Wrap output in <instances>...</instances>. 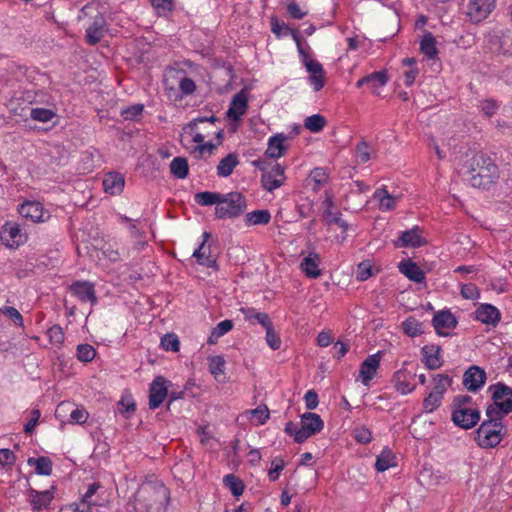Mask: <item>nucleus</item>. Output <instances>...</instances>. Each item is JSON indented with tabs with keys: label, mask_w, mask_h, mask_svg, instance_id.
I'll list each match as a JSON object with an SVG mask.
<instances>
[{
	"label": "nucleus",
	"mask_w": 512,
	"mask_h": 512,
	"mask_svg": "<svg viewBox=\"0 0 512 512\" xmlns=\"http://www.w3.org/2000/svg\"><path fill=\"white\" fill-rule=\"evenodd\" d=\"M168 381L163 376H157L150 384L149 389V408L154 410L158 408L164 399L168 396Z\"/></svg>",
	"instance_id": "obj_11"
},
{
	"label": "nucleus",
	"mask_w": 512,
	"mask_h": 512,
	"mask_svg": "<svg viewBox=\"0 0 512 512\" xmlns=\"http://www.w3.org/2000/svg\"><path fill=\"white\" fill-rule=\"evenodd\" d=\"M311 180L314 181L316 184L315 190L318 188L319 185H323L328 180V174L324 168H315L310 173Z\"/></svg>",
	"instance_id": "obj_63"
},
{
	"label": "nucleus",
	"mask_w": 512,
	"mask_h": 512,
	"mask_svg": "<svg viewBox=\"0 0 512 512\" xmlns=\"http://www.w3.org/2000/svg\"><path fill=\"white\" fill-rule=\"evenodd\" d=\"M426 244L427 241L422 236V231L419 226H414L410 230L401 232L399 238L393 241L395 248H418Z\"/></svg>",
	"instance_id": "obj_10"
},
{
	"label": "nucleus",
	"mask_w": 512,
	"mask_h": 512,
	"mask_svg": "<svg viewBox=\"0 0 512 512\" xmlns=\"http://www.w3.org/2000/svg\"><path fill=\"white\" fill-rule=\"evenodd\" d=\"M394 381L396 390L403 395L409 394L415 389V385H412L407 381L406 373L402 370H399L394 374Z\"/></svg>",
	"instance_id": "obj_45"
},
{
	"label": "nucleus",
	"mask_w": 512,
	"mask_h": 512,
	"mask_svg": "<svg viewBox=\"0 0 512 512\" xmlns=\"http://www.w3.org/2000/svg\"><path fill=\"white\" fill-rule=\"evenodd\" d=\"M325 203L328 205V209L325 210V212H324V220L326 221V223L328 225L335 224V225L339 226L340 228H342L343 231H347L349 225L345 220H343L341 218V214L340 213L334 214L330 210V208L333 206V202L330 199H326Z\"/></svg>",
	"instance_id": "obj_41"
},
{
	"label": "nucleus",
	"mask_w": 512,
	"mask_h": 512,
	"mask_svg": "<svg viewBox=\"0 0 512 512\" xmlns=\"http://www.w3.org/2000/svg\"><path fill=\"white\" fill-rule=\"evenodd\" d=\"M403 332L409 337H417L424 333L423 323L410 316L402 322Z\"/></svg>",
	"instance_id": "obj_39"
},
{
	"label": "nucleus",
	"mask_w": 512,
	"mask_h": 512,
	"mask_svg": "<svg viewBox=\"0 0 512 512\" xmlns=\"http://www.w3.org/2000/svg\"><path fill=\"white\" fill-rule=\"evenodd\" d=\"M247 208L246 197L239 192L221 194L215 216L218 219H232L241 216Z\"/></svg>",
	"instance_id": "obj_3"
},
{
	"label": "nucleus",
	"mask_w": 512,
	"mask_h": 512,
	"mask_svg": "<svg viewBox=\"0 0 512 512\" xmlns=\"http://www.w3.org/2000/svg\"><path fill=\"white\" fill-rule=\"evenodd\" d=\"M266 330V341L269 347L273 350H278L281 347V339L277 335L272 325V322L264 327Z\"/></svg>",
	"instance_id": "obj_53"
},
{
	"label": "nucleus",
	"mask_w": 512,
	"mask_h": 512,
	"mask_svg": "<svg viewBox=\"0 0 512 512\" xmlns=\"http://www.w3.org/2000/svg\"><path fill=\"white\" fill-rule=\"evenodd\" d=\"M326 124L327 121L325 117L320 114L308 116L304 122L305 128L313 133L320 132L326 126Z\"/></svg>",
	"instance_id": "obj_47"
},
{
	"label": "nucleus",
	"mask_w": 512,
	"mask_h": 512,
	"mask_svg": "<svg viewBox=\"0 0 512 512\" xmlns=\"http://www.w3.org/2000/svg\"><path fill=\"white\" fill-rule=\"evenodd\" d=\"M487 374L485 370L477 365L470 366L463 374V386L469 392H478L486 383Z\"/></svg>",
	"instance_id": "obj_8"
},
{
	"label": "nucleus",
	"mask_w": 512,
	"mask_h": 512,
	"mask_svg": "<svg viewBox=\"0 0 512 512\" xmlns=\"http://www.w3.org/2000/svg\"><path fill=\"white\" fill-rule=\"evenodd\" d=\"M193 142L197 143L198 145L193 148L191 153L198 159H200L205 151L212 152L216 145L212 142H204V139L206 135L202 132H193Z\"/></svg>",
	"instance_id": "obj_33"
},
{
	"label": "nucleus",
	"mask_w": 512,
	"mask_h": 512,
	"mask_svg": "<svg viewBox=\"0 0 512 512\" xmlns=\"http://www.w3.org/2000/svg\"><path fill=\"white\" fill-rule=\"evenodd\" d=\"M19 213L33 222L44 221L43 211L39 203L37 202H26L19 208Z\"/></svg>",
	"instance_id": "obj_30"
},
{
	"label": "nucleus",
	"mask_w": 512,
	"mask_h": 512,
	"mask_svg": "<svg viewBox=\"0 0 512 512\" xmlns=\"http://www.w3.org/2000/svg\"><path fill=\"white\" fill-rule=\"evenodd\" d=\"M247 97L244 94L243 91L238 92L236 95H234L231 105L229 109L227 110V117L229 119H232L234 121L240 120V118L245 114L247 109Z\"/></svg>",
	"instance_id": "obj_19"
},
{
	"label": "nucleus",
	"mask_w": 512,
	"mask_h": 512,
	"mask_svg": "<svg viewBox=\"0 0 512 512\" xmlns=\"http://www.w3.org/2000/svg\"><path fill=\"white\" fill-rule=\"evenodd\" d=\"M286 180L285 167L279 163L271 166V169L261 175V184L264 190L272 192L281 187Z\"/></svg>",
	"instance_id": "obj_7"
},
{
	"label": "nucleus",
	"mask_w": 512,
	"mask_h": 512,
	"mask_svg": "<svg viewBox=\"0 0 512 512\" xmlns=\"http://www.w3.org/2000/svg\"><path fill=\"white\" fill-rule=\"evenodd\" d=\"M373 198L379 202V207L382 211H390L395 207V198L384 188L377 189L373 194Z\"/></svg>",
	"instance_id": "obj_37"
},
{
	"label": "nucleus",
	"mask_w": 512,
	"mask_h": 512,
	"mask_svg": "<svg viewBox=\"0 0 512 512\" xmlns=\"http://www.w3.org/2000/svg\"><path fill=\"white\" fill-rule=\"evenodd\" d=\"M373 275L370 261H363L357 266V280L365 281Z\"/></svg>",
	"instance_id": "obj_60"
},
{
	"label": "nucleus",
	"mask_w": 512,
	"mask_h": 512,
	"mask_svg": "<svg viewBox=\"0 0 512 512\" xmlns=\"http://www.w3.org/2000/svg\"><path fill=\"white\" fill-rule=\"evenodd\" d=\"M488 390L491 392V397L495 404L504 403L505 400H512V388L504 383L499 382L490 385Z\"/></svg>",
	"instance_id": "obj_29"
},
{
	"label": "nucleus",
	"mask_w": 512,
	"mask_h": 512,
	"mask_svg": "<svg viewBox=\"0 0 512 512\" xmlns=\"http://www.w3.org/2000/svg\"><path fill=\"white\" fill-rule=\"evenodd\" d=\"M211 234L209 232L203 233V242L193 253V257L196 258L200 265H204L208 268L216 267V259L211 255H206V250L210 251V247H206V242L209 240Z\"/></svg>",
	"instance_id": "obj_23"
},
{
	"label": "nucleus",
	"mask_w": 512,
	"mask_h": 512,
	"mask_svg": "<svg viewBox=\"0 0 512 512\" xmlns=\"http://www.w3.org/2000/svg\"><path fill=\"white\" fill-rule=\"evenodd\" d=\"M47 335L52 344L60 345L64 342V338H65L64 332H63V329L61 328V326H59V325L52 326L48 330Z\"/></svg>",
	"instance_id": "obj_58"
},
{
	"label": "nucleus",
	"mask_w": 512,
	"mask_h": 512,
	"mask_svg": "<svg viewBox=\"0 0 512 512\" xmlns=\"http://www.w3.org/2000/svg\"><path fill=\"white\" fill-rule=\"evenodd\" d=\"M463 176L472 187L488 189L499 178V171L489 156L477 153L464 164Z\"/></svg>",
	"instance_id": "obj_1"
},
{
	"label": "nucleus",
	"mask_w": 512,
	"mask_h": 512,
	"mask_svg": "<svg viewBox=\"0 0 512 512\" xmlns=\"http://www.w3.org/2000/svg\"><path fill=\"white\" fill-rule=\"evenodd\" d=\"M170 172L178 179H184L189 172V166L186 158L175 157L170 163Z\"/></svg>",
	"instance_id": "obj_40"
},
{
	"label": "nucleus",
	"mask_w": 512,
	"mask_h": 512,
	"mask_svg": "<svg viewBox=\"0 0 512 512\" xmlns=\"http://www.w3.org/2000/svg\"><path fill=\"white\" fill-rule=\"evenodd\" d=\"M96 356V350L89 344H80L77 346V358L81 362H90Z\"/></svg>",
	"instance_id": "obj_50"
},
{
	"label": "nucleus",
	"mask_w": 512,
	"mask_h": 512,
	"mask_svg": "<svg viewBox=\"0 0 512 512\" xmlns=\"http://www.w3.org/2000/svg\"><path fill=\"white\" fill-rule=\"evenodd\" d=\"M172 470L174 475L179 476L182 482L191 479L193 476L191 464L189 461H180L176 463Z\"/></svg>",
	"instance_id": "obj_49"
},
{
	"label": "nucleus",
	"mask_w": 512,
	"mask_h": 512,
	"mask_svg": "<svg viewBox=\"0 0 512 512\" xmlns=\"http://www.w3.org/2000/svg\"><path fill=\"white\" fill-rule=\"evenodd\" d=\"M0 312L13 321L18 327H23V317L20 312L12 306H4Z\"/></svg>",
	"instance_id": "obj_56"
},
{
	"label": "nucleus",
	"mask_w": 512,
	"mask_h": 512,
	"mask_svg": "<svg viewBox=\"0 0 512 512\" xmlns=\"http://www.w3.org/2000/svg\"><path fill=\"white\" fill-rule=\"evenodd\" d=\"M55 116V113L46 108H33L30 113V117L33 120L40 122H49Z\"/></svg>",
	"instance_id": "obj_54"
},
{
	"label": "nucleus",
	"mask_w": 512,
	"mask_h": 512,
	"mask_svg": "<svg viewBox=\"0 0 512 512\" xmlns=\"http://www.w3.org/2000/svg\"><path fill=\"white\" fill-rule=\"evenodd\" d=\"M240 312L244 315L245 320L253 323L254 321L261 324L263 327L271 323L267 313L257 312L255 308H240Z\"/></svg>",
	"instance_id": "obj_36"
},
{
	"label": "nucleus",
	"mask_w": 512,
	"mask_h": 512,
	"mask_svg": "<svg viewBox=\"0 0 512 512\" xmlns=\"http://www.w3.org/2000/svg\"><path fill=\"white\" fill-rule=\"evenodd\" d=\"M20 228L16 224L7 223L0 234L1 240L8 247H16L19 246L21 242V233Z\"/></svg>",
	"instance_id": "obj_26"
},
{
	"label": "nucleus",
	"mask_w": 512,
	"mask_h": 512,
	"mask_svg": "<svg viewBox=\"0 0 512 512\" xmlns=\"http://www.w3.org/2000/svg\"><path fill=\"white\" fill-rule=\"evenodd\" d=\"M30 504L33 510H42L48 508L50 505L53 495L50 491H36L35 489L29 490Z\"/></svg>",
	"instance_id": "obj_28"
},
{
	"label": "nucleus",
	"mask_w": 512,
	"mask_h": 512,
	"mask_svg": "<svg viewBox=\"0 0 512 512\" xmlns=\"http://www.w3.org/2000/svg\"><path fill=\"white\" fill-rule=\"evenodd\" d=\"M136 406L131 397H122L118 402V411L125 418H129L135 412Z\"/></svg>",
	"instance_id": "obj_52"
},
{
	"label": "nucleus",
	"mask_w": 512,
	"mask_h": 512,
	"mask_svg": "<svg viewBox=\"0 0 512 512\" xmlns=\"http://www.w3.org/2000/svg\"><path fill=\"white\" fill-rule=\"evenodd\" d=\"M219 121H220L219 118L213 114L210 116H200V117L192 119L189 123H187L183 127V130L186 133L192 134L195 131V129L197 128L198 124H200V123H209L210 125H214L216 122H219Z\"/></svg>",
	"instance_id": "obj_48"
},
{
	"label": "nucleus",
	"mask_w": 512,
	"mask_h": 512,
	"mask_svg": "<svg viewBox=\"0 0 512 512\" xmlns=\"http://www.w3.org/2000/svg\"><path fill=\"white\" fill-rule=\"evenodd\" d=\"M395 466V456L389 449H383L375 462V468L378 472H384L390 467Z\"/></svg>",
	"instance_id": "obj_42"
},
{
	"label": "nucleus",
	"mask_w": 512,
	"mask_h": 512,
	"mask_svg": "<svg viewBox=\"0 0 512 512\" xmlns=\"http://www.w3.org/2000/svg\"><path fill=\"white\" fill-rule=\"evenodd\" d=\"M308 73V82L315 92L320 91L326 83V72L323 66H305Z\"/></svg>",
	"instance_id": "obj_25"
},
{
	"label": "nucleus",
	"mask_w": 512,
	"mask_h": 512,
	"mask_svg": "<svg viewBox=\"0 0 512 512\" xmlns=\"http://www.w3.org/2000/svg\"><path fill=\"white\" fill-rule=\"evenodd\" d=\"M500 311L491 304H482L476 310V318L485 324L495 326L500 321Z\"/></svg>",
	"instance_id": "obj_21"
},
{
	"label": "nucleus",
	"mask_w": 512,
	"mask_h": 512,
	"mask_svg": "<svg viewBox=\"0 0 512 512\" xmlns=\"http://www.w3.org/2000/svg\"><path fill=\"white\" fill-rule=\"evenodd\" d=\"M225 360L222 356H213L209 359V370L213 375L224 372Z\"/></svg>",
	"instance_id": "obj_59"
},
{
	"label": "nucleus",
	"mask_w": 512,
	"mask_h": 512,
	"mask_svg": "<svg viewBox=\"0 0 512 512\" xmlns=\"http://www.w3.org/2000/svg\"><path fill=\"white\" fill-rule=\"evenodd\" d=\"M107 23L104 16L98 13L86 29V41L90 45L97 44L104 36Z\"/></svg>",
	"instance_id": "obj_14"
},
{
	"label": "nucleus",
	"mask_w": 512,
	"mask_h": 512,
	"mask_svg": "<svg viewBox=\"0 0 512 512\" xmlns=\"http://www.w3.org/2000/svg\"><path fill=\"white\" fill-rule=\"evenodd\" d=\"M512 412V400H505L504 403H491L486 407V420L503 422L504 416Z\"/></svg>",
	"instance_id": "obj_18"
},
{
	"label": "nucleus",
	"mask_w": 512,
	"mask_h": 512,
	"mask_svg": "<svg viewBox=\"0 0 512 512\" xmlns=\"http://www.w3.org/2000/svg\"><path fill=\"white\" fill-rule=\"evenodd\" d=\"M324 427L321 417L313 412H306L301 416V427L296 433V443H303L312 435L319 433Z\"/></svg>",
	"instance_id": "obj_5"
},
{
	"label": "nucleus",
	"mask_w": 512,
	"mask_h": 512,
	"mask_svg": "<svg viewBox=\"0 0 512 512\" xmlns=\"http://www.w3.org/2000/svg\"><path fill=\"white\" fill-rule=\"evenodd\" d=\"M287 137L283 133L276 134L269 138L268 147L265 151V155L269 158L277 159L284 155L287 147L285 141Z\"/></svg>",
	"instance_id": "obj_20"
},
{
	"label": "nucleus",
	"mask_w": 512,
	"mask_h": 512,
	"mask_svg": "<svg viewBox=\"0 0 512 512\" xmlns=\"http://www.w3.org/2000/svg\"><path fill=\"white\" fill-rule=\"evenodd\" d=\"M398 268L411 281L421 283L425 280L424 272L411 260L401 261L398 264Z\"/></svg>",
	"instance_id": "obj_24"
},
{
	"label": "nucleus",
	"mask_w": 512,
	"mask_h": 512,
	"mask_svg": "<svg viewBox=\"0 0 512 512\" xmlns=\"http://www.w3.org/2000/svg\"><path fill=\"white\" fill-rule=\"evenodd\" d=\"M143 109L142 104H135L122 110V115L125 120H136L142 114Z\"/></svg>",
	"instance_id": "obj_64"
},
{
	"label": "nucleus",
	"mask_w": 512,
	"mask_h": 512,
	"mask_svg": "<svg viewBox=\"0 0 512 512\" xmlns=\"http://www.w3.org/2000/svg\"><path fill=\"white\" fill-rule=\"evenodd\" d=\"M441 347L439 345H425L421 349L423 355V363L428 369L436 370L443 365L440 355Z\"/></svg>",
	"instance_id": "obj_16"
},
{
	"label": "nucleus",
	"mask_w": 512,
	"mask_h": 512,
	"mask_svg": "<svg viewBox=\"0 0 512 512\" xmlns=\"http://www.w3.org/2000/svg\"><path fill=\"white\" fill-rule=\"evenodd\" d=\"M496 0H470L467 16L474 23L486 19L495 8Z\"/></svg>",
	"instance_id": "obj_9"
},
{
	"label": "nucleus",
	"mask_w": 512,
	"mask_h": 512,
	"mask_svg": "<svg viewBox=\"0 0 512 512\" xmlns=\"http://www.w3.org/2000/svg\"><path fill=\"white\" fill-rule=\"evenodd\" d=\"M88 417L89 413L84 408L77 407L73 404V408L70 411V423L83 424L87 421Z\"/></svg>",
	"instance_id": "obj_55"
},
{
	"label": "nucleus",
	"mask_w": 512,
	"mask_h": 512,
	"mask_svg": "<svg viewBox=\"0 0 512 512\" xmlns=\"http://www.w3.org/2000/svg\"><path fill=\"white\" fill-rule=\"evenodd\" d=\"M29 466H35V471L39 475L49 476L52 473V461L49 457L41 456L38 458L30 457L27 461Z\"/></svg>",
	"instance_id": "obj_35"
},
{
	"label": "nucleus",
	"mask_w": 512,
	"mask_h": 512,
	"mask_svg": "<svg viewBox=\"0 0 512 512\" xmlns=\"http://www.w3.org/2000/svg\"><path fill=\"white\" fill-rule=\"evenodd\" d=\"M480 410L474 408H451V421L461 429L469 430L475 427L480 421Z\"/></svg>",
	"instance_id": "obj_6"
},
{
	"label": "nucleus",
	"mask_w": 512,
	"mask_h": 512,
	"mask_svg": "<svg viewBox=\"0 0 512 512\" xmlns=\"http://www.w3.org/2000/svg\"><path fill=\"white\" fill-rule=\"evenodd\" d=\"M271 30L277 37H285L291 35L294 41L297 44V48L299 53L302 55L303 64H319L318 62L312 60L309 56V53L306 51L304 46L302 45V38L298 30L290 28L284 22H280L277 17H271Z\"/></svg>",
	"instance_id": "obj_4"
},
{
	"label": "nucleus",
	"mask_w": 512,
	"mask_h": 512,
	"mask_svg": "<svg viewBox=\"0 0 512 512\" xmlns=\"http://www.w3.org/2000/svg\"><path fill=\"white\" fill-rule=\"evenodd\" d=\"M506 436L503 422L484 420L476 430L475 442L482 449L497 447Z\"/></svg>",
	"instance_id": "obj_2"
},
{
	"label": "nucleus",
	"mask_w": 512,
	"mask_h": 512,
	"mask_svg": "<svg viewBox=\"0 0 512 512\" xmlns=\"http://www.w3.org/2000/svg\"><path fill=\"white\" fill-rule=\"evenodd\" d=\"M382 353L379 351L375 354L369 355L360 365L359 378L361 382L368 386L370 381L374 378L380 366Z\"/></svg>",
	"instance_id": "obj_12"
},
{
	"label": "nucleus",
	"mask_w": 512,
	"mask_h": 512,
	"mask_svg": "<svg viewBox=\"0 0 512 512\" xmlns=\"http://www.w3.org/2000/svg\"><path fill=\"white\" fill-rule=\"evenodd\" d=\"M239 164L235 153H229L222 158L217 165V174L220 177H228L233 173L234 168Z\"/></svg>",
	"instance_id": "obj_31"
},
{
	"label": "nucleus",
	"mask_w": 512,
	"mask_h": 512,
	"mask_svg": "<svg viewBox=\"0 0 512 512\" xmlns=\"http://www.w3.org/2000/svg\"><path fill=\"white\" fill-rule=\"evenodd\" d=\"M319 263V254L311 252L302 260L300 267L307 277L315 279L320 277L322 274L321 270L319 269Z\"/></svg>",
	"instance_id": "obj_22"
},
{
	"label": "nucleus",
	"mask_w": 512,
	"mask_h": 512,
	"mask_svg": "<svg viewBox=\"0 0 512 512\" xmlns=\"http://www.w3.org/2000/svg\"><path fill=\"white\" fill-rule=\"evenodd\" d=\"M436 38L434 35L425 30L424 35L420 41V52L427 57L428 60H436L438 49L436 46Z\"/></svg>",
	"instance_id": "obj_27"
},
{
	"label": "nucleus",
	"mask_w": 512,
	"mask_h": 512,
	"mask_svg": "<svg viewBox=\"0 0 512 512\" xmlns=\"http://www.w3.org/2000/svg\"><path fill=\"white\" fill-rule=\"evenodd\" d=\"M442 399L443 398L436 393H429L423 401L424 410L429 413L433 412L440 406Z\"/></svg>",
	"instance_id": "obj_57"
},
{
	"label": "nucleus",
	"mask_w": 512,
	"mask_h": 512,
	"mask_svg": "<svg viewBox=\"0 0 512 512\" xmlns=\"http://www.w3.org/2000/svg\"><path fill=\"white\" fill-rule=\"evenodd\" d=\"M223 483L231 490L234 496H240L244 492L245 485L243 481L234 474L224 476Z\"/></svg>",
	"instance_id": "obj_44"
},
{
	"label": "nucleus",
	"mask_w": 512,
	"mask_h": 512,
	"mask_svg": "<svg viewBox=\"0 0 512 512\" xmlns=\"http://www.w3.org/2000/svg\"><path fill=\"white\" fill-rule=\"evenodd\" d=\"M461 295L465 299L475 300L479 298L480 291L473 283L463 284L461 287Z\"/></svg>",
	"instance_id": "obj_62"
},
{
	"label": "nucleus",
	"mask_w": 512,
	"mask_h": 512,
	"mask_svg": "<svg viewBox=\"0 0 512 512\" xmlns=\"http://www.w3.org/2000/svg\"><path fill=\"white\" fill-rule=\"evenodd\" d=\"M233 328V322L231 320H223L214 327L207 339V343L210 345L216 344L218 339L231 331Z\"/></svg>",
	"instance_id": "obj_38"
},
{
	"label": "nucleus",
	"mask_w": 512,
	"mask_h": 512,
	"mask_svg": "<svg viewBox=\"0 0 512 512\" xmlns=\"http://www.w3.org/2000/svg\"><path fill=\"white\" fill-rule=\"evenodd\" d=\"M70 291L81 302L97 303L94 285L88 281H76L70 286Z\"/></svg>",
	"instance_id": "obj_13"
},
{
	"label": "nucleus",
	"mask_w": 512,
	"mask_h": 512,
	"mask_svg": "<svg viewBox=\"0 0 512 512\" xmlns=\"http://www.w3.org/2000/svg\"><path fill=\"white\" fill-rule=\"evenodd\" d=\"M125 185V178L118 172H109L103 179V187L106 193L110 195H119L122 193Z\"/></svg>",
	"instance_id": "obj_17"
},
{
	"label": "nucleus",
	"mask_w": 512,
	"mask_h": 512,
	"mask_svg": "<svg viewBox=\"0 0 512 512\" xmlns=\"http://www.w3.org/2000/svg\"><path fill=\"white\" fill-rule=\"evenodd\" d=\"M433 381L434 389L432 392L443 398L446 390L452 385V378L447 374H437L434 376Z\"/></svg>",
	"instance_id": "obj_46"
},
{
	"label": "nucleus",
	"mask_w": 512,
	"mask_h": 512,
	"mask_svg": "<svg viewBox=\"0 0 512 512\" xmlns=\"http://www.w3.org/2000/svg\"><path fill=\"white\" fill-rule=\"evenodd\" d=\"M432 325L439 336H448L443 330L455 328L457 320L450 311H440L434 315Z\"/></svg>",
	"instance_id": "obj_15"
},
{
	"label": "nucleus",
	"mask_w": 512,
	"mask_h": 512,
	"mask_svg": "<svg viewBox=\"0 0 512 512\" xmlns=\"http://www.w3.org/2000/svg\"><path fill=\"white\" fill-rule=\"evenodd\" d=\"M195 202L201 206H210L216 204L218 206L219 199H221V193L204 191L195 194Z\"/></svg>",
	"instance_id": "obj_43"
},
{
	"label": "nucleus",
	"mask_w": 512,
	"mask_h": 512,
	"mask_svg": "<svg viewBox=\"0 0 512 512\" xmlns=\"http://www.w3.org/2000/svg\"><path fill=\"white\" fill-rule=\"evenodd\" d=\"M473 399L466 394L456 395L451 403V408H474Z\"/></svg>",
	"instance_id": "obj_61"
},
{
	"label": "nucleus",
	"mask_w": 512,
	"mask_h": 512,
	"mask_svg": "<svg viewBox=\"0 0 512 512\" xmlns=\"http://www.w3.org/2000/svg\"><path fill=\"white\" fill-rule=\"evenodd\" d=\"M161 345L166 351L178 352L180 349V342L174 333L165 334L161 338Z\"/></svg>",
	"instance_id": "obj_51"
},
{
	"label": "nucleus",
	"mask_w": 512,
	"mask_h": 512,
	"mask_svg": "<svg viewBox=\"0 0 512 512\" xmlns=\"http://www.w3.org/2000/svg\"><path fill=\"white\" fill-rule=\"evenodd\" d=\"M366 80H368V86L372 92L375 95H379L377 89L387 84L389 81V75L386 69H382L366 75Z\"/></svg>",
	"instance_id": "obj_32"
},
{
	"label": "nucleus",
	"mask_w": 512,
	"mask_h": 512,
	"mask_svg": "<svg viewBox=\"0 0 512 512\" xmlns=\"http://www.w3.org/2000/svg\"><path fill=\"white\" fill-rule=\"evenodd\" d=\"M271 220V214L267 209L255 210L245 215L247 226L267 225Z\"/></svg>",
	"instance_id": "obj_34"
}]
</instances>
